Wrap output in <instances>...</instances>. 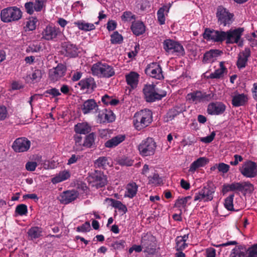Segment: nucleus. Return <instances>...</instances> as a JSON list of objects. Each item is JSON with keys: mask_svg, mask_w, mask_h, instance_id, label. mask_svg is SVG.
I'll use <instances>...</instances> for the list:
<instances>
[{"mask_svg": "<svg viewBox=\"0 0 257 257\" xmlns=\"http://www.w3.org/2000/svg\"><path fill=\"white\" fill-rule=\"evenodd\" d=\"M213 97L212 93L207 94L200 91H194L188 93L186 96V99L190 102L197 103L200 102L208 101Z\"/></svg>", "mask_w": 257, "mask_h": 257, "instance_id": "obj_11", "label": "nucleus"}, {"mask_svg": "<svg viewBox=\"0 0 257 257\" xmlns=\"http://www.w3.org/2000/svg\"><path fill=\"white\" fill-rule=\"evenodd\" d=\"M62 48L65 52V55L70 57H75L77 56L78 48L75 45L69 42H65L62 45Z\"/></svg>", "mask_w": 257, "mask_h": 257, "instance_id": "obj_21", "label": "nucleus"}, {"mask_svg": "<svg viewBox=\"0 0 257 257\" xmlns=\"http://www.w3.org/2000/svg\"><path fill=\"white\" fill-rule=\"evenodd\" d=\"M138 186L135 182H130L126 186L125 196L130 198H133L136 196L138 191Z\"/></svg>", "mask_w": 257, "mask_h": 257, "instance_id": "obj_26", "label": "nucleus"}, {"mask_svg": "<svg viewBox=\"0 0 257 257\" xmlns=\"http://www.w3.org/2000/svg\"><path fill=\"white\" fill-rule=\"evenodd\" d=\"M241 174L245 177H255L257 175V165L251 161L245 162L241 169Z\"/></svg>", "mask_w": 257, "mask_h": 257, "instance_id": "obj_14", "label": "nucleus"}, {"mask_svg": "<svg viewBox=\"0 0 257 257\" xmlns=\"http://www.w3.org/2000/svg\"><path fill=\"white\" fill-rule=\"evenodd\" d=\"M180 111L176 109H170L167 114V121L171 120L179 114Z\"/></svg>", "mask_w": 257, "mask_h": 257, "instance_id": "obj_52", "label": "nucleus"}, {"mask_svg": "<svg viewBox=\"0 0 257 257\" xmlns=\"http://www.w3.org/2000/svg\"><path fill=\"white\" fill-rule=\"evenodd\" d=\"M226 107L221 102H215L210 103L207 108V112L211 115H219L223 113Z\"/></svg>", "mask_w": 257, "mask_h": 257, "instance_id": "obj_17", "label": "nucleus"}, {"mask_svg": "<svg viewBox=\"0 0 257 257\" xmlns=\"http://www.w3.org/2000/svg\"><path fill=\"white\" fill-rule=\"evenodd\" d=\"M103 115H104L105 120L107 121L108 122H112L115 119L114 114L110 111L107 112V110H105V112H103L101 114H99V116L102 117Z\"/></svg>", "mask_w": 257, "mask_h": 257, "instance_id": "obj_49", "label": "nucleus"}, {"mask_svg": "<svg viewBox=\"0 0 257 257\" xmlns=\"http://www.w3.org/2000/svg\"><path fill=\"white\" fill-rule=\"evenodd\" d=\"M254 189L253 185L252 184L248 182H241V192L243 193V194H251L253 192Z\"/></svg>", "mask_w": 257, "mask_h": 257, "instance_id": "obj_36", "label": "nucleus"}, {"mask_svg": "<svg viewBox=\"0 0 257 257\" xmlns=\"http://www.w3.org/2000/svg\"><path fill=\"white\" fill-rule=\"evenodd\" d=\"M37 165L35 162H29L26 165V168L28 171H33L35 170Z\"/></svg>", "mask_w": 257, "mask_h": 257, "instance_id": "obj_64", "label": "nucleus"}, {"mask_svg": "<svg viewBox=\"0 0 257 257\" xmlns=\"http://www.w3.org/2000/svg\"><path fill=\"white\" fill-rule=\"evenodd\" d=\"M101 100L105 104H110L113 106L116 105L119 103L118 99H113L107 94L102 97Z\"/></svg>", "mask_w": 257, "mask_h": 257, "instance_id": "obj_41", "label": "nucleus"}, {"mask_svg": "<svg viewBox=\"0 0 257 257\" xmlns=\"http://www.w3.org/2000/svg\"><path fill=\"white\" fill-rule=\"evenodd\" d=\"M66 68L62 64H58L57 66L49 71L50 79L55 82L64 75Z\"/></svg>", "mask_w": 257, "mask_h": 257, "instance_id": "obj_18", "label": "nucleus"}, {"mask_svg": "<svg viewBox=\"0 0 257 257\" xmlns=\"http://www.w3.org/2000/svg\"><path fill=\"white\" fill-rule=\"evenodd\" d=\"M224 73H225V71L220 69H217L214 71V72L211 73L210 75L208 76V78L211 79H219L223 76Z\"/></svg>", "mask_w": 257, "mask_h": 257, "instance_id": "obj_46", "label": "nucleus"}, {"mask_svg": "<svg viewBox=\"0 0 257 257\" xmlns=\"http://www.w3.org/2000/svg\"><path fill=\"white\" fill-rule=\"evenodd\" d=\"M187 203V202L184 198V197L179 198L176 200L175 203L174 204V207L185 208L186 206Z\"/></svg>", "mask_w": 257, "mask_h": 257, "instance_id": "obj_55", "label": "nucleus"}, {"mask_svg": "<svg viewBox=\"0 0 257 257\" xmlns=\"http://www.w3.org/2000/svg\"><path fill=\"white\" fill-rule=\"evenodd\" d=\"M167 9V7H163L160 8L157 12L158 20L161 25L165 24V18L164 12Z\"/></svg>", "mask_w": 257, "mask_h": 257, "instance_id": "obj_43", "label": "nucleus"}, {"mask_svg": "<svg viewBox=\"0 0 257 257\" xmlns=\"http://www.w3.org/2000/svg\"><path fill=\"white\" fill-rule=\"evenodd\" d=\"M47 94H50L52 95L53 97L61 95V93L59 92V90L55 88H51L50 89H48L46 90L44 93V95H45V96L47 97L48 95Z\"/></svg>", "mask_w": 257, "mask_h": 257, "instance_id": "obj_57", "label": "nucleus"}, {"mask_svg": "<svg viewBox=\"0 0 257 257\" xmlns=\"http://www.w3.org/2000/svg\"><path fill=\"white\" fill-rule=\"evenodd\" d=\"M125 244V242L124 240H120L114 242L112 244V246L115 249L121 250L124 248Z\"/></svg>", "mask_w": 257, "mask_h": 257, "instance_id": "obj_53", "label": "nucleus"}, {"mask_svg": "<svg viewBox=\"0 0 257 257\" xmlns=\"http://www.w3.org/2000/svg\"><path fill=\"white\" fill-rule=\"evenodd\" d=\"M243 31L242 28L230 29L226 32L206 29L203 37L205 39L212 40L216 42H222L226 40L227 44L238 43Z\"/></svg>", "mask_w": 257, "mask_h": 257, "instance_id": "obj_1", "label": "nucleus"}, {"mask_svg": "<svg viewBox=\"0 0 257 257\" xmlns=\"http://www.w3.org/2000/svg\"><path fill=\"white\" fill-rule=\"evenodd\" d=\"M125 136L118 135L108 140L105 143V146L107 148H113L124 140Z\"/></svg>", "mask_w": 257, "mask_h": 257, "instance_id": "obj_27", "label": "nucleus"}, {"mask_svg": "<svg viewBox=\"0 0 257 257\" xmlns=\"http://www.w3.org/2000/svg\"><path fill=\"white\" fill-rule=\"evenodd\" d=\"M146 74L157 79H161L164 78L162 68L157 63H152L148 65L145 69Z\"/></svg>", "mask_w": 257, "mask_h": 257, "instance_id": "obj_12", "label": "nucleus"}, {"mask_svg": "<svg viewBox=\"0 0 257 257\" xmlns=\"http://www.w3.org/2000/svg\"><path fill=\"white\" fill-rule=\"evenodd\" d=\"M28 213L27 206L24 204L18 205L15 209V213L20 216L27 215Z\"/></svg>", "mask_w": 257, "mask_h": 257, "instance_id": "obj_40", "label": "nucleus"}, {"mask_svg": "<svg viewBox=\"0 0 257 257\" xmlns=\"http://www.w3.org/2000/svg\"><path fill=\"white\" fill-rule=\"evenodd\" d=\"M42 73L41 70L37 69L35 70L32 75H29L30 78L35 82H38L41 78Z\"/></svg>", "mask_w": 257, "mask_h": 257, "instance_id": "obj_45", "label": "nucleus"}, {"mask_svg": "<svg viewBox=\"0 0 257 257\" xmlns=\"http://www.w3.org/2000/svg\"><path fill=\"white\" fill-rule=\"evenodd\" d=\"M152 113L149 109L142 110L136 112L133 117V123L135 128L141 130L148 126L152 121Z\"/></svg>", "mask_w": 257, "mask_h": 257, "instance_id": "obj_2", "label": "nucleus"}, {"mask_svg": "<svg viewBox=\"0 0 257 257\" xmlns=\"http://www.w3.org/2000/svg\"><path fill=\"white\" fill-rule=\"evenodd\" d=\"M216 15L219 26H229L233 22V15L221 6L217 7Z\"/></svg>", "mask_w": 257, "mask_h": 257, "instance_id": "obj_6", "label": "nucleus"}, {"mask_svg": "<svg viewBox=\"0 0 257 257\" xmlns=\"http://www.w3.org/2000/svg\"><path fill=\"white\" fill-rule=\"evenodd\" d=\"M163 48L167 53H177L178 55L183 56L185 50L182 45L171 39H167L163 43Z\"/></svg>", "mask_w": 257, "mask_h": 257, "instance_id": "obj_10", "label": "nucleus"}, {"mask_svg": "<svg viewBox=\"0 0 257 257\" xmlns=\"http://www.w3.org/2000/svg\"><path fill=\"white\" fill-rule=\"evenodd\" d=\"M176 246L175 247L177 251H182L185 249L187 246V244L183 241L179 242V240H176Z\"/></svg>", "mask_w": 257, "mask_h": 257, "instance_id": "obj_61", "label": "nucleus"}, {"mask_svg": "<svg viewBox=\"0 0 257 257\" xmlns=\"http://www.w3.org/2000/svg\"><path fill=\"white\" fill-rule=\"evenodd\" d=\"M78 85L82 90L90 89L93 90L96 87L95 82L94 79L92 77L87 78L81 80L78 83Z\"/></svg>", "mask_w": 257, "mask_h": 257, "instance_id": "obj_24", "label": "nucleus"}, {"mask_svg": "<svg viewBox=\"0 0 257 257\" xmlns=\"http://www.w3.org/2000/svg\"><path fill=\"white\" fill-rule=\"evenodd\" d=\"M131 29L135 35L139 36L145 32V27L142 22H137L132 24Z\"/></svg>", "mask_w": 257, "mask_h": 257, "instance_id": "obj_30", "label": "nucleus"}, {"mask_svg": "<svg viewBox=\"0 0 257 257\" xmlns=\"http://www.w3.org/2000/svg\"><path fill=\"white\" fill-rule=\"evenodd\" d=\"M206 257H216V250L212 247L206 249Z\"/></svg>", "mask_w": 257, "mask_h": 257, "instance_id": "obj_63", "label": "nucleus"}, {"mask_svg": "<svg viewBox=\"0 0 257 257\" xmlns=\"http://www.w3.org/2000/svg\"><path fill=\"white\" fill-rule=\"evenodd\" d=\"M247 100L246 95L244 94H237L234 96L232 100V104L234 106L243 105Z\"/></svg>", "mask_w": 257, "mask_h": 257, "instance_id": "obj_28", "label": "nucleus"}, {"mask_svg": "<svg viewBox=\"0 0 257 257\" xmlns=\"http://www.w3.org/2000/svg\"><path fill=\"white\" fill-rule=\"evenodd\" d=\"M75 132L77 134H87L91 131V126L86 122L78 123L75 125Z\"/></svg>", "mask_w": 257, "mask_h": 257, "instance_id": "obj_25", "label": "nucleus"}, {"mask_svg": "<svg viewBox=\"0 0 257 257\" xmlns=\"http://www.w3.org/2000/svg\"><path fill=\"white\" fill-rule=\"evenodd\" d=\"M107 158L105 157H99L95 162V165L99 167H105L108 165Z\"/></svg>", "mask_w": 257, "mask_h": 257, "instance_id": "obj_48", "label": "nucleus"}, {"mask_svg": "<svg viewBox=\"0 0 257 257\" xmlns=\"http://www.w3.org/2000/svg\"><path fill=\"white\" fill-rule=\"evenodd\" d=\"M22 16V12L17 7H10L2 10L1 18L5 23H10L20 20Z\"/></svg>", "mask_w": 257, "mask_h": 257, "instance_id": "obj_5", "label": "nucleus"}, {"mask_svg": "<svg viewBox=\"0 0 257 257\" xmlns=\"http://www.w3.org/2000/svg\"><path fill=\"white\" fill-rule=\"evenodd\" d=\"M110 202V205L114 208L117 209L119 211L125 214L127 211L126 206L122 204L121 201L112 198H107Z\"/></svg>", "mask_w": 257, "mask_h": 257, "instance_id": "obj_29", "label": "nucleus"}, {"mask_svg": "<svg viewBox=\"0 0 257 257\" xmlns=\"http://www.w3.org/2000/svg\"><path fill=\"white\" fill-rule=\"evenodd\" d=\"M90 225L88 221L85 222L82 225L77 227V231L79 232H87L90 230Z\"/></svg>", "mask_w": 257, "mask_h": 257, "instance_id": "obj_58", "label": "nucleus"}, {"mask_svg": "<svg viewBox=\"0 0 257 257\" xmlns=\"http://www.w3.org/2000/svg\"><path fill=\"white\" fill-rule=\"evenodd\" d=\"M93 179V186L96 188H101L104 186L107 183V178H91Z\"/></svg>", "mask_w": 257, "mask_h": 257, "instance_id": "obj_38", "label": "nucleus"}, {"mask_svg": "<svg viewBox=\"0 0 257 257\" xmlns=\"http://www.w3.org/2000/svg\"><path fill=\"white\" fill-rule=\"evenodd\" d=\"M123 38L122 36L118 34L117 32H114L111 35V42L112 44H120L122 42Z\"/></svg>", "mask_w": 257, "mask_h": 257, "instance_id": "obj_44", "label": "nucleus"}, {"mask_svg": "<svg viewBox=\"0 0 257 257\" xmlns=\"http://www.w3.org/2000/svg\"><path fill=\"white\" fill-rule=\"evenodd\" d=\"M144 97L148 102L162 99L166 95V92L157 87L154 84H146L143 88Z\"/></svg>", "mask_w": 257, "mask_h": 257, "instance_id": "obj_3", "label": "nucleus"}, {"mask_svg": "<svg viewBox=\"0 0 257 257\" xmlns=\"http://www.w3.org/2000/svg\"><path fill=\"white\" fill-rule=\"evenodd\" d=\"M222 54L223 52L221 50L211 49L204 54L203 62L205 63H212Z\"/></svg>", "mask_w": 257, "mask_h": 257, "instance_id": "obj_20", "label": "nucleus"}, {"mask_svg": "<svg viewBox=\"0 0 257 257\" xmlns=\"http://www.w3.org/2000/svg\"><path fill=\"white\" fill-rule=\"evenodd\" d=\"M250 56V50L249 48H245L244 50L240 52L238 55V59L236 65L239 69L244 68L248 61V58Z\"/></svg>", "mask_w": 257, "mask_h": 257, "instance_id": "obj_19", "label": "nucleus"}, {"mask_svg": "<svg viewBox=\"0 0 257 257\" xmlns=\"http://www.w3.org/2000/svg\"><path fill=\"white\" fill-rule=\"evenodd\" d=\"M34 2H27L25 4V8L27 13L30 15L33 14L34 11Z\"/></svg>", "mask_w": 257, "mask_h": 257, "instance_id": "obj_59", "label": "nucleus"}, {"mask_svg": "<svg viewBox=\"0 0 257 257\" xmlns=\"http://www.w3.org/2000/svg\"><path fill=\"white\" fill-rule=\"evenodd\" d=\"M74 24L76 25L80 30L85 31H91L95 28L93 24L86 23L84 21L75 22H74Z\"/></svg>", "mask_w": 257, "mask_h": 257, "instance_id": "obj_33", "label": "nucleus"}, {"mask_svg": "<svg viewBox=\"0 0 257 257\" xmlns=\"http://www.w3.org/2000/svg\"><path fill=\"white\" fill-rule=\"evenodd\" d=\"M229 257H245V251L238 250L237 248H233L229 255Z\"/></svg>", "mask_w": 257, "mask_h": 257, "instance_id": "obj_54", "label": "nucleus"}, {"mask_svg": "<svg viewBox=\"0 0 257 257\" xmlns=\"http://www.w3.org/2000/svg\"><path fill=\"white\" fill-rule=\"evenodd\" d=\"M78 195L77 191L67 190L63 192L58 197V199L61 203L67 204L75 200L78 197Z\"/></svg>", "mask_w": 257, "mask_h": 257, "instance_id": "obj_15", "label": "nucleus"}, {"mask_svg": "<svg viewBox=\"0 0 257 257\" xmlns=\"http://www.w3.org/2000/svg\"><path fill=\"white\" fill-rule=\"evenodd\" d=\"M234 195L233 194L230 195L224 200V205L225 208L229 211H234L233 201Z\"/></svg>", "mask_w": 257, "mask_h": 257, "instance_id": "obj_37", "label": "nucleus"}, {"mask_svg": "<svg viewBox=\"0 0 257 257\" xmlns=\"http://www.w3.org/2000/svg\"><path fill=\"white\" fill-rule=\"evenodd\" d=\"M156 144L151 138H148L139 145L138 149L142 156H149L154 154Z\"/></svg>", "mask_w": 257, "mask_h": 257, "instance_id": "obj_8", "label": "nucleus"}, {"mask_svg": "<svg viewBox=\"0 0 257 257\" xmlns=\"http://www.w3.org/2000/svg\"><path fill=\"white\" fill-rule=\"evenodd\" d=\"M245 257H257V243L245 248Z\"/></svg>", "mask_w": 257, "mask_h": 257, "instance_id": "obj_39", "label": "nucleus"}, {"mask_svg": "<svg viewBox=\"0 0 257 257\" xmlns=\"http://www.w3.org/2000/svg\"><path fill=\"white\" fill-rule=\"evenodd\" d=\"M141 243L144 249V252L152 254L155 251L156 238L150 233L142 234Z\"/></svg>", "mask_w": 257, "mask_h": 257, "instance_id": "obj_9", "label": "nucleus"}, {"mask_svg": "<svg viewBox=\"0 0 257 257\" xmlns=\"http://www.w3.org/2000/svg\"><path fill=\"white\" fill-rule=\"evenodd\" d=\"M81 109L83 113L87 114L91 112L93 110H97L98 105L94 99H90L84 102Z\"/></svg>", "mask_w": 257, "mask_h": 257, "instance_id": "obj_22", "label": "nucleus"}, {"mask_svg": "<svg viewBox=\"0 0 257 257\" xmlns=\"http://www.w3.org/2000/svg\"><path fill=\"white\" fill-rule=\"evenodd\" d=\"M126 81L127 84L130 85L132 88L137 86L138 82L139 75L134 72H132L125 76Z\"/></svg>", "mask_w": 257, "mask_h": 257, "instance_id": "obj_31", "label": "nucleus"}, {"mask_svg": "<svg viewBox=\"0 0 257 257\" xmlns=\"http://www.w3.org/2000/svg\"><path fill=\"white\" fill-rule=\"evenodd\" d=\"M215 136V132H212L210 135L207 136L206 137L201 138L200 139V140L201 142L205 143H209L211 142L213 139H214V137Z\"/></svg>", "mask_w": 257, "mask_h": 257, "instance_id": "obj_60", "label": "nucleus"}, {"mask_svg": "<svg viewBox=\"0 0 257 257\" xmlns=\"http://www.w3.org/2000/svg\"><path fill=\"white\" fill-rule=\"evenodd\" d=\"M42 229L41 228L35 226L29 229L28 234L31 239L33 240L42 236Z\"/></svg>", "mask_w": 257, "mask_h": 257, "instance_id": "obj_32", "label": "nucleus"}, {"mask_svg": "<svg viewBox=\"0 0 257 257\" xmlns=\"http://www.w3.org/2000/svg\"><path fill=\"white\" fill-rule=\"evenodd\" d=\"M241 191V182H233L231 184H225L222 186V192L225 194L229 191Z\"/></svg>", "mask_w": 257, "mask_h": 257, "instance_id": "obj_23", "label": "nucleus"}, {"mask_svg": "<svg viewBox=\"0 0 257 257\" xmlns=\"http://www.w3.org/2000/svg\"><path fill=\"white\" fill-rule=\"evenodd\" d=\"M37 22L38 20L36 18L32 17L27 22L26 26L29 30L33 31L36 29Z\"/></svg>", "mask_w": 257, "mask_h": 257, "instance_id": "obj_47", "label": "nucleus"}, {"mask_svg": "<svg viewBox=\"0 0 257 257\" xmlns=\"http://www.w3.org/2000/svg\"><path fill=\"white\" fill-rule=\"evenodd\" d=\"M215 187L212 182H208L202 189L195 193L194 201L201 202H208L213 198Z\"/></svg>", "mask_w": 257, "mask_h": 257, "instance_id": "obj_4", "label": "nucleus"}, {"mask_svg": "<svg viewBox=\"0 0 257 257\" xmlns=\"http://www.w3.org/2000/svg\"><path fill=\"white\" fill-rule=\"evenodd\" d=\"M73 138L75 141L74 149L77 151L82 150L84 146L82 137L80 135L76 134Z\"/></svg>", "mask_w": 257, "mask_h": 257, "instance_id": "obj_35", "label": "nucleus"}, {"mask_svg": "<svg viewBox=\"0 0 257 257\" xmlns=\"http://www.w3.org/2000/svg\"><path fill=\"white\" fill-rule=\"evenodd\" d=\"M46 0H35L34 2V10L36 12H40L42 10L46 3Z\"/></svg>", "mask_w": 257, "mask_h": 257, "instance_id": "obj_51", "label": "nucleus"}, {"mask_svg": "<svg viewBox=\"0 0 257 257\" xmlns=\"http://www.w3.org/2000/svg\"><path fill=\"white\" fill-rule=\"evenodd\" d=\"M217 168L218 171L223 173H225L228 172L229 169L230 168L228 165L224 164L223 163H221L215 165V166L213 167V169H214L215 168Z\"/></svg>", "mask_w": 257, "mask_h": 257, "instance_id": "obj_50", "label": "nucleus"}, {"mask_svg": "<svg viewBox=\"0 0 257 257\" xmlns=\"http://www.w3.org/2000/svg\"><path fill=\"white\" fill-rule=\"evenodd\" d=\"M118 163L121 166H131L133 165L134 160L127 157H122L118 159Z\"/></svg>", "mask_w": 257, "mask_h": 257, "instance_id": "obj_42", "label": "nucleus"}, {"mask_svg": "<svg viewBox=\"0 0 257 257\" xmlns=\"http://www.w3.org/2000/svg\"><path fill=\"white\" fill-rule=\"evenodd\" d=\"M197 164L200 167H203L205 166L208 162V160L204 157H200L196 161Z\"/></svg>", "mask_w": 257, "mask_h": 257, "instance_id": "obj_62", "label": "nucleus"}, {"mask_svg": "<svg viewBox=\"0 0 257 257\" xmlns=\"http://www.w3.org/2000/svg\"><path fill=\"white\" fill-rule=\"evenodd\" d=\"M31 142L25 138L17 139L13 144L12 148L16 152H24L30 148Z\"/></svg>", "mask_w": 257, "mask_h": 257, "instance_id": "obj_13", "label": "nucleus"}, {"mask_svg": "<svg viewBox=\"0 0 257 257\" xmlns=\"http://www.w3.org/2000/svg\"><path fill=\"white\" fill-rule=\"evenodd\" d=\"M60 33L59 28L51 26H47L42 32V38L47 41H51L57 38Z\"/></svg>", "mask_w": 257, "mask_h": 257, "instance_id": "obj_16", "label": "nucleus"}, {"mask_svg": "<svg viewBox=\"0 0 257 257\" xmlns=\"http://www.w3.org/2000/svg\"><path fill=\"white\" fill-rule=\"evenodd\" d=\"M96 136L94 133L89 134L86 136L83 141V146L86 148H91L94 144Z\"/></svg>", "mask_w": 257, "mask_h": 257, "instance_id": "obj_34", "label": "nucleus"}, {"mask_svg": "<svg viewBox=\"0 0 257 257\" xmlns=\"http://www.w3.org/2000/svg\"><path fill=\"white\" fill-rule=\"evenodd\" d=\"M92 73L94 75L109 78L114 75L113 68L106 64L97 63L93 65Z\"/></svg>", "mask_w": 257, "mask_h": 257, "instance_id": "obj_7", "label": "nucleus"}, {"mask_svg": "<svg viewBox=\"0 0 257 257\" xmlns=\"http://www.w3.org/2000/svg\"><path fill=\"white\" fill-rule=\"evenodd\" d=\"M136 16L131 12H125L121 16V19L124 21H131L132 19H135Z\"/></svg>", "mask_w": 257, "mask_h": 257, "instance_id": "obj_56", "label": "nucleus"}]
</instances>
